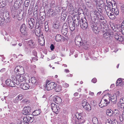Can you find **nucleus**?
I'll use <instances>...</instances> for the list:
<instances>
[{
    "instance_id": "56",
    "label": "nucleus",
    "mask_w": 124,
    "mask_h": 124,
    "mask_svg": "<svg viewBox=\"0 0 124 124\" xmlns=\"http://www.w3.org/2000/svg\"><path fill=\"white\" fill-rule=\"evenodd\" d=\"M19 67V66H17L15 68L14 70L15 72H20L19 70L20 71V70L18 69L19 68H20Z\"/></svg>"
},
{
    "instance_id": "43",
    "label": "nucleus",
    "mask_w": 124,
    "mask_h": 124,
    "mask_svg": "<svg viewBox=\"0 0 124 124\" xmlns=\"http://www.w3.org/2000/svg\"><path fill=\"white\" fill-rule=\"evenodd\" d=\"M110 33L108 32H106L105 33H104L103 34V37L105 39H107L109 37V35Z\"/></svg>"
},
{
    "instance_id": "47",
    "label": "nucleus",
    "mask_w": 124,
    "mask_h": 124,
    "mask_svg": "<svg viewBox=\"0 0 124 124\" xmlns=\"http://www.w3.org/2000/svg\"><path fill=\"white\" fill-rule=\"evenodd\" d=\"M69 27L70 30L72 31H73L75 29V25L73 23H72V25L69 26Z\"/></svg>"
},
{
    "instance_id": "55",
    "label": "nucleus",
    "mask_w": 124,
    "mask_h": 124,
    "mask_svg": "<svg viewBox=\"0 0 124 124\" xmlns=\"http://www.w3.org/2000/svg\"><path fill=\"white\" fill-rule=\"evenodd\" d=\"M40 16H45L46 14L45 12V10H44L43 11V12H41L40 11Z\"/></svg>"
},
{
    "instance_id": "52",
    "label": "nucleus",
    "mask_w": 124,
    "mask_h": 124,
    "mask_svg": "<svg viewBox=\"0 0 124 124\" xmlns=\"http://www.w3.org/2000/svg\"><path fill=\"white\" fill-rule=\"evenodd\" d=\"M4 19L2 17L0 16V25H1L3 24L4 23Z\"/></svg>"
},
{
    "instance_id": "15",
    "label": "nucleus",
    "mask_w": 124,
    "mask_h": 124,
    "mask_svg": "<svg viewBox=\"0 0 124 124\" xmlns=\"http://www.w3.org/2000/svg\"><path fill=\"white\" fill-rule=\"evenodd\" d=\"M67 12L71 15L73 14L74 13V9L72 5L70 3H69L67 6Z\"/></svg>"
},
{
    "instance_id": "13",
    "label": "nucleus",
    "mask_w": 124,
    "mask_h": 124,
    "mask_svg": "<svg viewBox=\"0 0 124 124\" xmlns=\"http://www.w3.org/2000/svg\"><path fill=\"white\" fill-rule=\"evenodd\" d=\"M121 14L123 17H124V7H122L121 8ZM121 27V31L122 33L124 35V20L123 21L122 23L121 24V25L119 26Z\"/></svg>"
},
{
    "instance_id": "8",
    "label": "nucleus",
    "mask_w": 124,
    "mask_h": 124,
    "mask_svg": "<svg viewBox=\"0 0 124 124\" xmlns=\"http://www.w3.org/2000/svg\"><path fill=\"white\" fill-rule=\"evenodd\" d=\"M22 2L21 0H16L15 2L14 7L16 9H18L21 8H24L23 4H22Z\"/></svg>"
},
{
    "instance_id": "50",
    "label": "nucleus",
    "mask_w": 124,
    "mask_h": 124,
    "mask_svg": "<svg viewBox=\"0 0 124 124\" xmlns=\"http://www.w3.org/2000/svg\"><path fill=\"white\" fill-rule=\"evenodd\" d=\"M61 9H62V13L67 14V12L66 10V8L65 7L61 8Z\"/></svg>"
},
{
    "instance_id": "34",
    "label": "nucleus",
    "mask_w": 124,
    "mask_h": 124,
    "mask_svg": "<svg viewBox=\"0 0 124 124\" xmlns=\"http://www.w3.org/2000/svg\"><path fill=\"white\" fill-rule=\"evenodd\" d=\"M83 107L85 110L88 111L90 110L91 109V106L88 103H87V104Z\"/></svg>"
},
{
    "instance_id": "11",
    "label": "nucleus",
    "mask_w": 124,
    "mask_h": 124,
    "mask_svg": "<svg viewBox=\"0 0 124 124\" xmlns=\"http://www.w3.org/2000/svg\"><path fill=\"white\" fill-rule=\"evenodd\" d=\"M56 86V84L53 82H51L48 84H46V88L48 91L51 90L55 88Z\"/></svg>"
},
{
    "instance_id": "9",
    "label": "nucleus",
    "mask_w": 124,
    "mask_h": 124,
    "mask_svg": "<svg viewBox=\"0 0 124 124\" xmlns=\"http://www.w3.org/2000/svg\"><path fill=\"white\" fill-rule=\"evenodd\" d=\"M53 26L54 28L53 30L54 33L58 32L61 27L60 23L58 21L54 22L53 24Z\"/></svg>"
},
{
    "instance_id": "51",
    "label": "nucleus",
    "mask_w": 124,
    "mask_h": 124,
    "mask_svg": "<svg viewBox=\"0 0 124 124\" xmlns=\"http://www.w3.org/2000/svg\"><path fill=\"white\" fill-rule=\"evenodd\" d=\"M87 103H88L87 102V101L85 99L83 100L82 101V105L83 107L87 104Z\"/></svg>"
},
{
    "instance_id": "29",
    "label": "nucleus",
    "mask_w": 124,
    "mask_h": 124,
    "mask_svg": "<svg viewBox=\"0 0 124 124\" xmlns=\"http://www.w3.org/2000/svg\"><path fill=\"white\" fill-rule=\"evenodd\" d=\"M61 8L58 5V4L57 5V6H56L54 10V11L55 12V13L56 14H58L60 12V10Z\"/></svg>"
},
{
    "instance_id": "60",
    "label": "nucleus",
    "mask_w": 124,
    "mask_h": 124,
    "mask_svg": "<svg viewBox=\"0 0 124 124\" xmlns=\"http://www.w3.org/2000/svg\"><path fill=\"white\" fill-rule=\"evenodd\" d=\"M32 53L35 57H37V53L35 50H34L33 51Z\"/></svg>"
},
{
    "instance_id": "40",
    "label": "nucleus",
    "mask_w": 124,
    "mask_h": 124,
    "mask_svg": "<svg viewBox=\"0 0 124 124\" xmlns=\"http://www.w3.org/2000/svg\"><path fill=\"white\" fill-rule=\"evenodd\" d=\"M67 23L70 25L71 24L72 22H73V20L71 16L69 17L67 19Z\"/></svg>"
},
{
    "instance_id": "21",
    "label": "nucleus",
    "mask_w": 124,
    "mask_h": 124,
    "mask_svg": "<svg viewBox=\"0 0 124 124\" xmlns=\"http://www.w3.org/2000/svg\"><path fill=\"white\" fill-rule=\"evenodd\" d=\"M26 42L28 45L31 48H34L36 46L35 43L31 39L27 41Z\"/></svg>"
},
{
    "instance_id": "14",
    "label": "nucleus",
    "mask_w": 124,
    "mask_h": 124,
    "mask_svg": "<svg viewBox=\"0 0 124 124\" xmlns=\"http://www.w3.org/2000/svg\"><path fill=\"white\" fill-rule=\"evenodd\" d=\"M86 3V4L87 8L90 9H93L94 7L93 2L92 0H85Z\"/></svg>"
},
{
    "instance_id": "30",
    "label": "nucleus",
    "mask_w": 124,
    "mask_h": 124,
    "mask_svg": "<svg viewBox=\"0 0 124 124\" xmlns=\"http://www.w3.org/2000/svg\"><path fill=\"white\" fill-rule=\"evenodd\" d=\"M30 0H25L24 1V10L25 11H27V9L28 7L29 4V2Z\"/></svg>"
},
{
    "instance_id": "63",
    "label": "nucleus",
    "mask_w": 124,
    "mask_h": 124,
    "mask_svg": "<svg viewBox=\"0 0 124 124\" xmlns=\"http://www.w3.org/2000/svg\"><path fill=\"white\" fill-rule=\"evenodd\" d=\"M40 16V20L42 21H44L45 20V19L46 18V16Z\"/></svg>"
},
{
    "instance_id": "57",
    "label": "nucleus",
    "mask_w": 124,
    "mask_h": 124,
    "mask_svg": "<svg viewBox=\"0 0 124 124\" xmlns=\"http://www.w3.org/2000/svg\"><path fill=\"white\" fill-rule=\"evenodd\" d=\"M120 101L121 104H123L124 105V97H122L120 99Z\"/></svg>"
},
{
    "instance_id": "22",
    "label": "nucleus",
    "mask_w": 124,
    "mask_h": 124,
    "mask_svg": "<svg viewBox=\"0 0 124 124\" xmlns=\"http://www.w3.org/2000/svg\"><path fill=\"white\" fill-rule=\"evenodd\" d=\"M3 18L6 23H8L9 21V15L8 13H4L3 15Z\"/></svg>"
},
{
    "instance_id": "18",
    "label": "nucleus",
    "mask_w": 124,
    "mask_h": 124,
    "mask_svg": "<svg viewBox=\"0 0 124 124\" xmlns=\"http://www.w3.org/2000/svg\"><path fill=\"white\" fill-rule=\"evenodd\" d=\"M20 31L22 34L23 35H27V31L26 30L25 25L23 24L21 26Z\"/></svg>"
},
{
    "instance_id": "61",
    "label": "nucleus",
    "mask_w": 124,
    "mask_h": 124,
    "mask_svg": "<svg viewBox=\"0 0 124 124\" xmlns=\"http://www.w3.org/2000/svg\"><path fill=\"white\" fill-rule=\"evenodd\" d=\"M33 15L39 14V13L38 12L37 9H34L33 12Z\"/></svg>"
},
{
    "instance_id": "12",
    "label": "nucleus",
    "mask_w": 124,
    "mask_h": 124,
    "mask_svg": "<svg viewBox=\"0 0 124 124\" xmlns=\"http://www.w3.org/2000/svg\"><path fill=\"white\" fill-rule=\"evenodd\" d=\"M82 38L80 35L76 36L75 38V43L76 45L79 47L82 45L81 42Z\"/></svg>"
},
{
    "instance_id": "39",
    "label": "nucleus",
    "mask_w": 124,
    "mask_h": 124,
    "mask_svg": "<svg viewBox=\"0 0 124 124\" xmlns=\"http://www.w3.org/2000/svg\"><path fill=\"white\" fill-rule=\"evenodd\" d=\"M61 39V35L59 34L57 35L55 37V40L57 42L60 41Z\"/></svg>"
},
{
    "instance_id": "6",
    "label": "nucleus",
    "mask_w": 124,
    "mask_h": 124,
    "mask_svg": "<svg viewBox=\"0 0 124 124\" xmlns=\"http://www.w3.org/2000/svg\"><path fill=\"white\" fill-rule=\"evenodd\" d=\"M80 27L83 29H86L88 26V24L85 18H82L80 20Z\"/></svg>"
},
{
    "instance_id": "28",
    "label": "nucleus",
    "mask_w": 124,
    "mask_h": 124,
    "mask_svg": "<svg viewBox=\"0 0 124 124\" xmlns=\"http://www.w3.org/2000/svg\"><path fill=\"white\" fill-rule=\"evenodd\" d=\"M52 109L53 112L57 114H58L59 112L60 108L59 106H57L53 108H52Z\"/></svg>"
},
{
    "instance_id": "36",
    "label": "nucleus",
    "mask_w": 124,
    "mask_h": 124,
    "mask_svg": "<svg viewBox=\"0 0 124 124\" xmlns=\"http://www.w3.org/2000/svg\"><path fill=\"white\" fill-rule=\"evenodd\" d=\"M41 113L40 110H36L34 111L32 113V115L34 116H37Z\"/></svg>"
},
{
    "instance_id": "16",
    "label": "nucleus",
    "mask_w": 124,
    "mask_h": 124,
    "mask_svg": "<svg viewBox=\"0 0 124 124\" xmlns=\"http://www.w3.org/2000/svg\"><path fill=\"white\" fill-rule=\"evenodd\" d=\"M31 110V108L30 106H26L24 108L23 110L22 111V114L24 115H29L28 114H30Z\"/></svg>"
},
{
    "instance_id": "20",
    "label": "nucleus",
    "mask_w": 124,
    "mask_h": 124,
    "mask_svg": "<svg viewBox=\"0 0 124 124\" xmlns=\"http://www.w3.org/2000/svg\"><path fill=\"white\" fill-rule=\"evenodd\" d=\"M68 30L67 26L64 25L62 26L61 31L62 33L64 35H65L67 34Z\"/></svg>"
},
{
    "instance_id": "1",
    "label": "nucleus",
    "mask_w": 124,
    "mask_h": 124,
    "mask_svg": "<svg viewBox=\"0 0 124 124\" xmlns=\"http://www.w3.org/2000/svg\"><path fill=\"white\" fill-rule=\"evenodd\" d=\"M107 6H106L105 9L109 18L112 20L115 19L116 17L115 15H119V11L116 3L114 0H106Z\"/></svg>"
},
{
    "instance_id": "26",
    "label": "nucleus",
    "mask_w": 124,
    "mask_h": 124,
    "mask_svg": "<svg viewBox=\"0 0 124 124\" xmlns=\"http://www.w3.org/2000/svg\"><path fill=\"white\" fill-rule=\"evenodd\" d=\"M20 87L23 90H26L29 88V86L27 83H23L20 85Z\"/></svg>"
},
{
    "instance_id": "54",
    "label": "nucleus",
    "mask_w": 124,
    "mask_h": 124,
    "mask_svg": "<svg viewBox=\"0 0 124 124\" xmlns=\"http://www.w3.org/2000/svg\"><path fill=\"white\" fill-rule=\"evenodd\" d=\"M12 16L14 17H17V12L16 11H13L12 12Z\"/></svg>"
},
{
    "instance_id": "64",
    "label": "nucleus",
    "mask_w": 124,
    "mask_h": 124,
    "mask_svg": "<svg viewBox=\"0 0 124 124\" xmlns=\"http://www.w3.org/2000/svg\"><path fill=\"white\" fill-rule=\"evenodd\" d=\"M107 5H105V4L104 3L102 4H101V5H100V6H99V7H100L101 8H103L104 7L105 8V6H107Z\"/></svg>"
},
{
    "instance_id": "24",
    "label": "nucleus",
    "mask_w": 124,
    "mask_h": 124,
    "mask_svg": "<svg viewBox=\"0 0 124 124\" xmlns=\"http://www.w3.org/2000/svg\"><path fill=\"white\" fill-rule=\"evenodd\" d=\"M35 32L36 35L39 38L42 37L43 34L42 32L41 31V29H37L35 31Z\"/></svg>"
},
{
    "instance_id": "59",
    "label": "nucleus",
    "mask_w": 124,
    "mask_h": 124,
    "mask_svg": "<svg viewBox=\"0 0 124 124\" xmlns=\"http://www.w3.org/2000/svg\"><path fill=\"white\" fill-rule=\"evenodd\" d=\"M33 17L35 19V20H37L39 18V14L33 15Z\"/></svg>"
},
{
    "instance_id": "38",
    "label": "nucleus",
    "mask_w": 124,
    "mask_h": 124,
    "mask_svg": "<svg viewBox=\"0 0 124 124\" xmlns=\"http://www.w3.org/2000/svg\"><path fill=\"white\" fill-rule=\"evenodd\" d=\"M48 13L51 15H55L56 14L54 10L52 9H49V10Z\"/></svg>"
},
{
    "instance_id": "35",
    "label": "nucleus",
    "mask_w": 124,
    "mask_h": 124,
    "mask_svg": "<svg viewBox=\"0 0 124 124\" xmlns=\"http://www.w3.org/2000/svg\"><path fill=\"white\" fill-rule=\"evenodd\" d=\"M106 113L107 115L110 116H112L113 114V111L110 109L107 110Z\"/></svg>"
},
{
    "instance_id": "19",
    "label": "nucleus",
    "mask_w": 124,
    "mask_h": 124,
    "mask_svg": "<svg viewBox=\"0 0 124 124\" xmlns=\"http://www.w3.org/2000/svg\"><path fill=\"white\" fill-rule=\"evenodd\" d=\"M6 83L9 86L11 87H15L16 86L15 84L13 81L10 79H8L6 81Z\"/></svg>"
},
{
    "instance_id": "58",
    "label": "nucleus",
    "mask_w": 124,
    "mask_h": 124,
    "mask_svg": "<svg viewBox=\"0 0 124 124\" xmlns=\"http://www.w3.org/2000/svg\"><path fill=\"white\" fill-rule=\"evenodd\" d=\"M124 40L123 37L121 36H120L119 37V38L117 40L118 41L120 42H122Z\"/></svg>"
},
{
    "instance_id": "49",
    "label": "nucleus",
    "mask_w": 124,
    "mask_h": 124,
    "mask_svg": "<svg viewBox=\"0 0 124 124\" xmlns=\"http://www.w3.org/2000/svg\"><path fill=\"white\" fill-rule=\"evenodd\" d=\"M119 111L115 109L114 111L113 114L116 116H118L119 115Z\"/></svg>"
},
{
    "instance_id": "44",
    "label": "nucleus",
    "mask_w": 124,
    "mask_h": 124,
    "mask_svg": "<svg viewBox=\"0 0 124 124\" xmlns=\"http://www.w3.org/2000/svg\"><path fill=\"white\" fill-rule=\"evenodd\" d=\"M117 99L116 97L114 95V94H113V96L111 97V100L112 102H114L117 101Z\"/></svg>"
},
{
    "instance_id": "3",
    "label": "nucleus",
    "mask_w": 124,
    "mask_h": 124,
    "mask_svg": "<svg viewBox=\"0 0 124 124\" xmlns=\"http://www.w3.org/2000/svg\"><path fill=\"white\" fill-rule=\"evenodd\" d=\"M86 115L84 113H76L75 115V116L73 117L72 119V121L73 123L76 124V118L79 124L83 123L85 122V116Z\"/></svg>"
},
{
    "instance_id": "17",
    "label": "nucleus",
    "mask_w": 124,
    "mask_h": 124,
    "mask_svg": "<svg viewBox=\"0 0 124 124\" xmlns=\"http://www.w3.org/2000/svg\"><path fill=\"white\" fill-rule=\"evenodd\" d=\"M35 20L34 18H31L28 21V26L29 28L31 29H32L35 24Z\"/></svg>"
},
{
    "instance_id": "7",
    "label": "nucleus",
    "mask_w": 124,
    "mask_h": 124,
    "mask_svg": "<svg viewBox=\"0 0 124 124\" xmlns=\"http://www.w3.org/2000/svg\"><path fill=\"white\" fill-rule=\"evenodd\" d=\"M23 120L25 123L29 124L33 122V117L32 115L29 114L27 115L25 117H24Z\"/></svg>"
},
{
    "instance_id": "10",
    "label": "nucleus",
    "mask_w": 124,
    "mask_h": 124,
    "mask_svg": "<svg viewBox=\"0 0 124 124\" xmlns=\"http://www.w3.org/2000/svg\"><path fill=\"white\" fill-rule=\"evenodd\" d=\"M110 100L108 101L106 99H103L101 100L99 104V106L101 108L107 106L109 103Z\"/></svg>"
},
{
    "instance_id": "2",
    "label": "nucleus",
    "mask_w": 124,
    "mask_h": 124,
    "mask_svg": "<svg viewBox=\"0 0 124 124\" xmlns=\"http://www.w3.org/2000/svg\"><path fill=\"white\" fill-rule=\"evenodd\" d=\"M92 22H91L90 26L94 32L98 33L100 31V27H98L97 24L100 23V21L104 18L97 11H94L91 15Z\"/></svg>"
},
{
    "instance_id": "27",
    "label": "nucleus",
    "mask_w": 124,
    "mask_h": 124,
    "mask_svg": "<svg viewBox=\"0 0 124 124\" xmlns=\"http://www.w3.org/2000/svg\"><path fill=\"white\" fill-rule=\"evenodd\" d=\"M39 42V44L42 46L45 45V40L44 38L41 37L38 39Z\"/></svg>"
},
{
    "instance_id": "25",
    "label": "nucleus",
    "mask_w": 124,
    "mask_h": 124,
    "mask_svg": "<svg viewBox=\"0 0 124 124\" xmlns=\"http://www.w3.org/2000/svg\"><path fill=\"white\" fill-rule=\"evenodd\" d=\"M53 101L57 104H59L62 101L61 98L58 96H55L53 98Z\"/></svg>"
},
{
    "instance_id": "23",
    "label": "nucleus",
    "mask_w": 124,
    "mask_h": 124,
    "mask_svg": "<svg viewBox=\"0 0 124 124\" xmlns=\"http://www.w3.org/2000/svg\"><path fill=\"white\" fill-rule=\"evenodd\" d=\"M24 15L25 14H24L23 12L22 11H19V12H18L17 15V17L18 20H21L24 16Z\"/></svg>"
},
{
    "instance_id": "5",
    "label": "nucleus",
    "mask_w": 124,
    "mask_h": 124,
    "mask_svg": "<svg viewBox=\"0 0 124 124\" xmlns=\"http://www.w3.org/2000/svg\"><path fill=\"white\" fill-rule=\"evenodd\" d=\"M26 78L22 74H17L13 81L17 85H18L21 82H23L26 80Z\"/></svg>"
},
{
    "instance_id": "37",
    "label": "nucleus",
    "mask_w": 124,
    "mask_h": 124,
    "mask_svg": "<svg viewBox=\"0 0 124 124\" xmlns=\"http://www.w3.org/2000/svg\"><path fill=\"white\" fill-rule=\"evenodd\" d=\"M80 20L77 19V20H75L73 21V23L76 25V27H77L79 26V24H80Z\"/></svg>"
},
{
    "instance_id": "4",
    "label": "nucleus",
    "mask_w": 124,
    "mask_h": 124,
    "mask_svg": "<svg viewBox=\"0 0 124 124\" xmlns=\"http://www.w3.org/2000/svg\"><path fill=\"white\" fill-rule=\"evenodd\" d=\"M56 0H50L49 3V0H42L41 2L42 7L47 9L50 6L51 8H54L58 4V3L55 2Z\"/></svg>"
},
{
    "instance_id": "53",
    "label": "nucleus",
    "mask_w": 124,
    "mask_h": 124,
    "mask_svg": "<svg viewBox=\"0 0 124 124\" xmlns=\"http://www.w3.org/2000/svg\"><path fill=\"white\" fill-rule=\"evenodd\" d=\"M84 13L83 10L81 8H79L78 10V14L79 15H80L82 13L83 14Z\"/></svg>"
},
{
    "instance_id": "42",
    "label": "nucleus",
    "mask_w": 124,
    "mask_h": 124,
    "mask_svg": "<svg viewBox=\"0 0 124 124\" xmlns=\"http://www.w3.org/2000/svg\"><path fill=\"white\" fill-rule=\"evenodd\" d=\"M3 4L4 5V7L6 6L7 4H9L11 2H9L8 0H2Z\"/></svg>"
},
{
    "instance_id": "62",
    "label": "nucleus",
    "mask_w": 124,
    "mask_h": 124,
    "mask_svg": "<svg viewBox=\"0 0 124 124\" xmlns=\"http://www.w3.org/2000/svg\"><path fill=\"white\" fill-rule=\"evenodd\" d=\"M17 97H18V99H19V100L20 101L22 100L23 98V96L21 94L17 96Z\"/></svg>"
},
{
    "instance_id": "45",
    "label": "nucleus",
    "mask_w": 124,
    "mask_h": 124,
    "mask_svg": "<svg viewBox=\"0 0 124 124\" xmlns=\"http://www.w3.org/2000/svg\"><path fill=\"white\" fill-rule=\"evenodd\" d=\"M92 121L94 124H97L98 123V119L95 117L93 118Z\"/></svg>"
},
{
    "instance_id": "48",
    "label": "nucleus",
    "mask_w": 124,
    "mask_h": 124,
    "mask_svg": "<svg viewBox=\"0 0 124 124\" xmlns=\"http://www.w3.org/2000/svg\"><path fill=\"white\" fill-rule=\"evenodd\" d=\"M106 23L107 21L105 18H104L101 21H100V24H102L103 25H104Z\"/></svg>"
},
{
    "instance_id": "41",
    "label": "nucleus",
    "mask_w": 124,
    "mask_h": 124,
    "mask_svg": "<svg viewBox=\"0 0 124 124\" xmlns=\"http://www.w3.org/2000/svg\"><path fill=\"white\" fill-rule=\"evenodd\" d=\"M67 16V14L62 13L61 16V19L64 21L66 19Z\"/></svg>"
},
{
    "instance_id": "33",
    "label": "nucleus",
    "mask_w": 124,
    "mask_h": 124,
    "mask_svg": "<svg viewBox=\"0 0 124 124\" xmlns=\"http://www.w3.org/2000/svg\"><path fill=\"white\" fill-rule=\"evenodd\" d=\"M31 83L33 84H37V80L34 77H32L31 78Z\"/></svg>"
},
{
    "instance_id": "31",
    "label": "nucleus",
    "mask_w": 124,
    "mask_h": 124,
    "mask_svg": "<svg viewBox=\"0 0 124 124\" xmlns=\"http://www.w3.org/2000/svg\"><path fill=\"white\" fill-rule=\"evenodd\" d=\"M123 83L120 78H118L116 81V86H121L123 85Z\"/></svg>"
},
{
    "instance_id": "32",
    "label": "nucleus",
    "mask_w": 124,
    "mask_h": 124,
    "mask_svg": "<svg viewBox=\"0 0 124 124\" xmlns=\"http://www.w3.org/2000/svg\"><path fill=\"white\" fill-rule=\"evenodd\" d=\"M115 96L118 99L119 98L121 97L122 96V94L119 91H117L116 92V93L114 94Z\"/></svg>"
},
{
    "instance_id": "46",
    "label": "nucleus",
    "mask_w": 124,
    "mask_h": 124,
    "mask_svg": "<svg viewBox=\"0 0 124 124\" xmlns=\"http://www.w3.org/2000/svg\"><path fill=\"white\" fill-rule=\"evenodd\" d=\"M62 87L61 85H58L55 89L56 91L57 92H60L62 90Z\"/></svg>"
}]
</instances>
